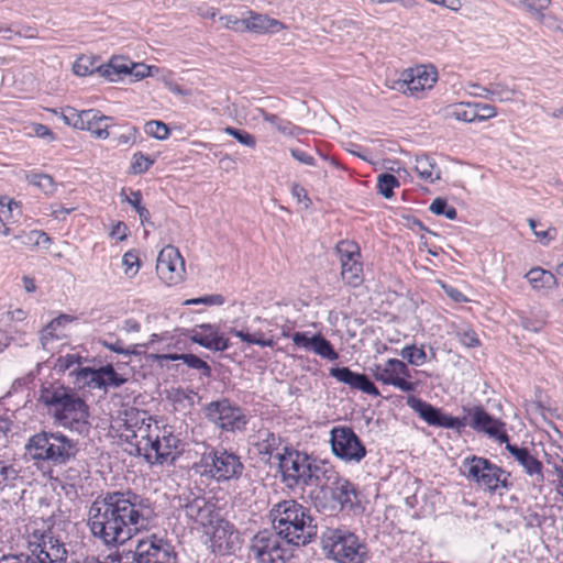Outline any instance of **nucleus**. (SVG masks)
<instances>
[{
	"label": "nucleus",
	"mask_w": 563,
	"mask_h": 563,
	"mask_svg": "<svg viewBox=\"0 0 563 563\" xmlns=\"http://www.w3.org/2000/svg\"><path fill=\"white\" fill-rule=\"evenodd\" d=\"M476 121H485L497 115V109L488 103L475 102Z\"/></svg>",
	"instance_id": "e2e57ef3"
},
{
	"label": "nucleus",
	"mask_w": 563,
	"mask_h": 563,
	"mask_svg": "<svg viewBox=\"0 0 563 563\" xmlns=\"http://www.w3.org/2000/svg\"><path fill=\"white\" fill-rule=\"evenodd\" d=\"M89 115L87 110L78 111L71 107H66L60 112V118L65 124L79 130L84 129V122H87Z\"/></svg>",
	"instance_id": "a19ab883"
},
{
	"label": "nucleus",
	"mask_w": 563,
	"mask_h": 563,
	"mask_svg": "<svg viewBox=\"0 0 563 563\" xmlns=\"http://www.w3.org/2000/svg\"><path fill=\"white\" fill-rule=\"evenodd\" d=\"M282 536L274 531H260L251 543V552L261 563H285L289 551L282 544Z\"/></svg>",
	"instance_id": "2eb2a0df"
},
{
	"label": "nucleus",
	"mask_w": 563,
	"mask_h": 563,
	"mask_svg": "<svg viewBox=\"0 0 563 563\" xmlns=\"http://www.w3.org/2000/svg\"><path fill=\"white\" fill-rule=\"evenodd\" d=\"M192 342L211 351H225L230 347V341L219 329L210 323L198 324L191 330Z\"/></svg>",
	"instance_id": "5701e85b"
},
{
	"label": "nucleus",
	"mask_w": 563,
	"mask_h": 563,
	"mask_svg": "<svg viewBox=\"0 0 563 563\" xmlns=\"http://www.w3.org/2000/svg\"><path fill=\"white\" fill-rule=\"evenodd\" d=\"M528 224L533 231L536 238L544 245H548L550 242L554 241L556 238V229L549 228L547 230H537V221L533 219H528Z\"/></svg>",
	"instance_id": "13d9d810"
},
{
	"label": "nucleus",
	"mask_w": 563,
	"mask_h": 563,
	"mask_svg": "<svg viewBox=\"0 0 563 563\" xmlns=\"http://www.w3.org/2000/svg\"><path fill=\"white\" fill-rule=\"evenodd\" d=\"M415 172L426 181L434 183L441 177V170L433 158L427 155L416 157Z\"/></svg>",
	"instance_id": "473e14b6"
},
{
	"label": "nucleus",
	"mask_w": 563,
	"mask_h": 563,
	"mask_svg": "<svg viewBox=\"0 0 563 563\" xmlns=\"http://www.w3.org/2000/svg\"><path fill=\"white\" fill-rule=\"evenodd\" d=\"M122 266L124 268V274L129 278H133L137 274L141 266L137 253L135 251H128L124 253L122 257Z\"/></svg>",
	"instance_id": "3c124183"
},
{
	"label": "nucleus",
	"mask_w": 563,
	"mask_h": 563,
	"mask_svg": "<svg viewBox=\"0 0 563 563\" xmlns=\"http://www.w3.org/2000/svg\"><path fill=\"white\" fill-rule=\"evenodd\" d=\"M137 129L128 125L120 133H112L111 141L115 147H131L136 142Z\"/></svg>",
	"instance_id": "37998d69"
},
{
	"label": "nucleus",
	"mask_w": 563,
	"mask_h": 563,
	"mask_svg": "<svg viewBox=\"0 0 563 563\" xmlns=\"http://www.w3.org/2000/svg\"><path fill=\"white\" fill-rule=\"evenodd\" d=\"M40 401L46 407L56 424L78 433L89 430L88 406L71 389L59 384L43 386L40 391Z\"/></svg>",
	"instance_id": "7ed1b4c3"
},
{
	"label": "nucleus",
	"mask_w": 563,
	"mask_h": 563,
	"mask_svg": "<svg viewBox=\"0 0 563 563\" xmlns=\"http://www.w3.org/2000/svg\"><path fill=\"white\" fill-rule=\"evenodd\" d=\"M185 261L178 249L165 246L158 254L156 273L159 279L168 286L179 284L185 276Z\"/></svg>",
	"instance_id": "a211bd4d"
},
{
	"label": "nucleus",
	"mask_w": 563,
	"mask_h": 563,
	"mask_svg": "<svg viewBox=\"0 0 563 563\" xmlns=\"http://www.w3.org/2000/svg\"><path fill=\"white\" fill-rule=\"evenodd\" d=\"M399 185V180L391 174H379L377 177V190L386 199L394 196L393 190Z\"/></svg>",
	"instance_id": "49530a36"
},
{
	"label": "nucleus",
	"mask_w": 563,
	"mask_h": 563,
	"mask_svg": "<svg viewBox=\"0 0 563 563\" xmlns=\"http://www.w3.org/2000/svg\"><path fill=\"white\" fill-rule=\"evenodd\" d=\"M483 92L477 96L483 98H490L499 102H509L514 100L516 89L506 82H493L488 87L482 89Z\"/></svg>",
	"instance_id": "f704fd0d"
},
{
	"label": "nucleus",
	"mask_w": 563,
	"mask_h": 563,
	"mask_svg": "<svg viewBox=\"0 0 563 563\" xmlns=\"http://www.w3.org/2000/svg\"><path fill=\"white\" fill-rule=\"evenodd\" d=\"M26 448L34 460L53 464H64L78 452L77 442L60 432L36 433L29 440Z\"/></svg>",
	"instance_id": "39448f33"
},
{
	"label": "nucleus",
	"mask_w": 563,
	"mask_h": 563,
	"mask_svg": "<svg viewBox=\"0 0 563 563\" xmlns=\"http://www.w3.org/2000/svg\"><path fill=\"white\" fill-rule=\"evenodd\" d=\"M224 132L227 134L233 136L239 143H241L247 147L254 148L256 145L255 137L251 133H249L244 130H239L233 126H227L224 129Z\"/></svg>",
	"instance_id": "6e6d98bb"
},
{
	"label": "nucleus",
	"mask_w": 563,
	"mask_h": 563,
	"mask_svg": "<svg viewBox=\"0 0 563 563\" xmlns=\"http://www.w3.org/2000/svg\"><path fill=\"white\" fill-rule=\"evenodd\" d=\"M475 110V102H460L448 106L445 108V115L456 121L471 123L476 121L477 113Z\"/></svg>",
	"instance_id": "c9c22d12"
},
{
	"label": "nucleus",
	"mask_w": 563,
	"mask_h": 563,
	"mask_svg": "<svg viewBox=\"0 0 563 563\" xmlns=\"http://www.w3.org/2000/svg\"><path fill=\"white\" fill-rule=\"evenodd\" d=\"M291 340L296 347L311 352L314 334L310 335L309 332H295L291 334Z\"/></svg>",
	"instance_id": "052dcab7"
},
{
	"label": "nucleus",
	"mask_w": 563,
	"mask_h": 563,
	"mask_svg": "<svg viewBox=\"0 0 563 563\" xmlns=\"http://www.w3.org/2000/svg\"><path fill=\"white\" fill-rule=\"evenodd\" d=\"M14 239L19 240L23 245L34 249V247H45L47 249L51 244V238L41 230H32L29 232H21L16 234Z\"/></svg>",
	"instance_id": "e433bc0d"
},
{
	"label": "nucleus",
	"mask_w": 563,
	"mask_h": 563,
	"mask_svg": "<svg viewBox=\"0 0 563 563\" xmlns=\"http://www.w3.org/2000/svg\"><path fill=\"white\" fill-rule=\"evenodd\" d=\"M322 549L338 563H363L365 548L358 538L345 529H329L322 534Z\"/></svg>",
	"instance_id": "423d86ee"
},
{
	"label": "nucleus",
	"mask_w": 563,
	"mask_h": 563,
	"mask_svg": "<svg viewBox=\"0 0 563 563\" xmlns=\"http://www.w3.org/2000/svg\"><path fill=\"white\" fill-rule=\"evenodd\" d=\"M176 506L184 510L185 516L201 527L213 526L219 518L213 503L205 497L196 496L191 492L184 493L175 498Z\"/></svg>",
	"instance_id": "f3484780"
},
{
	"label": "nucleus",
	"mask_w": 563,
	"mask_h": 563,
	"mask_svg": "<svg viewBox=\"0 0 563 563\" xmlns=\"http://www.w3.org/2000/svg\"><path fill=\"white\" fill-rule=\"evenodd\" d=\"M407 405L430 426L457 430L466 426V422L460 418L448 416L440 409L415 396L407 398Z\"/></svg>",
	"instance_id": "6ab92c4d"
},
{
	"label": "nucleus",
	"mask_w": 563,
	"mask_h": 563,
	"mask_svg": "<svg viewBox=\"0 0 563 563\" xmlns=\"http://www.w3.org/2000/svg\"><path fill=\"white\" fill-rule=\"evenodd\" d=\"M144 131L147 135L157 140H166L169 136V129L162 121H148L144 126Z\"/></svg>",
	"instance_id": "603ef678"
},
{
	"label": "nucleus",
	"mask_w": 563,
	"mask_h": 563,
	"mask_svg": "<svg viewBox=\"0 0 563 563\" xmlns=\"http://www.w3.org/2000/svg\"><path fill=\"white\" fill-rule=\"evenodd\" d=\"M269 516L274 530L288 544L306 545L317 536V525L310 510L294 499L275 504Z\"/></svg>",
	"instance_id": "20e7f679"
},
{
	"label": "nucleus",
	"mask_w": 563,
	"mask_h": 563,
	"mask_svg": "<svg viewBox=\"0 0 563 563\" xmlns=\"http://www.w3.org/2000/svg\"><path fill=\"white\" fill-rule=\"evenodd\" d=\"M211 527L213 530L210 542L213 552L224 555L239 548V533L232 523L218 518Z\"/></svg>",
	"instance_id": "4be33fe9"
},
{
	"label": "nucleus",
	"mask_w": 563,
	"mask_h": 563,
	"mask_svg": "<svg viewBox=\"0 0 563 563\" xmlns=\"http://www.w3.org/2000/svg\"><path fill=\"white\" fill-rule=\"evenodd\" d=\"M18 481H21L19 470L10 461L0 457V490L14 487Z\"/></svg>",
	"instance_id": "4c0bfd02"
},
{
	"label": "nucleus",
	"mask_w": 563,
	"mask_h": 563,
	"mask_svg": "<svg viewBox=\"0 0 563 563\" xmlns=\"http://www.w3.org/2000/svg\"><path fill=\"white\" fill-rule=\"evenodd\" d=\"M125 428L129 442L136 453L151 464H170L179 454L180 440L169 428H159L146 411L131 408L125 411Z\"/></svg>",
	"instance_id": "f03ea898"
},
{
	"label": "nucleus",
	"mask_w": 563,
	"mask_h": 563,
	"mask_svg": "<svg viewBox=\"0 0 563 563\" xmlns=\"http://www.w3.org/2000/svg\"><path fill=\"white\" fill-rule=\"evenodd\" d=\"M87 113L91 114L87 118V122H84V129L89 131L93 136L100 140H106L110 136L108 131L112 118L103 115L100 111L95 109L87 110Z\"/></svg>",
	"instance_id": "c756f323"
},
{
	"label": "nucleus",
	"mask_w": 563,
	"mask_h": 563,
	"mask_svg": "<svg viewBox=\"0 0 563 563\" xmlns=\"http://www.w3.org/2000/svg\"><path fill=\"white\" fill-rule=\"evenodd\" d=\"M462 473L478 486L489 492L507 487V474L503 468L481 456L466 457L462 463Z\"/></svg>",
	"instance_id": "0eeeda50"
},
{
	"label": "nucleus",
	"mask_w": 563,
	"mask_h": 563,
	"mask_svg": "<svg viewBox=\"0 0 563 563\" xmlns=\"http://www.w3.org/2000/svg\"><path fill=\"white\" fill-rule=\"evenodd\" d=\"M310 456L295 450L285 449L284 453H278V465L286 481L292 484H306V476Z\"/></svg>",
	"instance_id": "aec40b11"
},
{
	"label": "nucleus",
	"mask_w": 563,
	"mask_h": 563,
	"mask_svg": "<svg viewBox=\"0 0 563 563\" xmlns=\"http://www.w3.org/2000/svg\"><path fill=\"white\" fill-rule=\"evenodd\" d=\"M80 356L76 353H68L66 355L59 356L56 363V367L59 371H70L80 369Z\"/></svg>",
	"instance_id": "5fc2aeb1"
},
{
	"label": "nucleus",
	"mask_w": 563,
	"mask_h": 563,
	"mask_svg": "<svg viewBox=\"0 0 563 563\" xmlns=\"http://www.w3.org/2000/svg\"><path fill=\"white\" fill-rule=\"evenodd\" d=\"M130 62L122 56H115L108 64L98 66L97 71L109 81H118L123 75L129 74Z\"/></svg>",
	"instance_id": "7c9ffc66"
},
{
	"label": "nucleus",
	"mask_w": 563,
	"mask_h": 563,
	"mask_svg": "<svg viewBox=\"0 0 563 563\" xmlns=\"http://www.w3.org/2000/svg\"><path fill=\"white\" fill-rule=\"evenodd\" d=\"M374 378L384 385H390L401 391L410 393L416 388V384L410 382V369L407 364L398 358H388L383 364H374L371 367Z\"/></svg>",
	"instance_id": "dca6fc26"
},
{
	"label": "nucleus",
	"mask_w": 563,
	"mask_h": 563,
	"mask_svg": "<svg viewBox=\"0 0 563 563\" xmlns=\"http://www.w3.org/2000/svg\"><path fill=\"white\" fill-rule=\"evenodd\" d=\"M122 201L128 202L131 205L134 210L136 211L139 208L142 207V194L139 190H130L129 194L125 189L121 190L120 194Z\"/></svg>",
	"instance_id": "338daca9"
},
{
	"label": "nucleus",
	"mask_w": 563,
	"mask_h": 563,
	"mask_svg": "<svg viewBox=\"0 0 563 563\" xmlns=\"http://www.w3.org/2000/svg\"><path fill=\"white\" fill-rule=\"evenodd\" d=\"M430 211L437 216H444L449 220H454L457 216L456 209L448 203L443 198H435L430 207Z\"/></svg>",
	"instance_id": "8fccbe9b"
},
{
	"label": "nucleus",
	"mask_w": 563,
	"mask_h": 563,
	"mask_svg": "<svg viewBox=\"0 0 563 563\" xmlns=\"http://www.w3.org/2000/svg\"><path fill=\"white\" fill-rule=\"evenodd\" d=\"M148 509L131 492L108 493L90 506L88 526L91 533L106 544H118L147 525Z\"/></svg>",
	"instance_id": "f257e3e1"
},
{
	"label": "nucleus",
	"mask_w": 563,
	"mask_h": 563,
	"mask_svg": "<svg viewBox=\"0 0 563 563\" xmlns=\"http://www.w3.org/2000/svg\"><path fill=\"white\" fill-rule=\"evenodd\" d=\"M252 444L258 454L268 457L275 455L278 460L282 439L271 430L265 428L258 429L255 434L252 435Z\"/></svg>",
	"instance_id": "cd10ccee"
},
{
	"label": "nucleus",
	"mask_w": 563,
	"mask_h": 563,
	"mask_svg": "<svg viewBox=\"0 0 563 563\" xmlns=\"http://www.w3.org/2000/svg\"><path fill=\"white\" fill-rule=\"evenodd\" d=\"M69 321H70L69 316L62 314V316L55 318L54 320H52L46 325V328L42 330L41 343H42L43 349H45L47 351H51L54 349V344H53L54 341L60 340L62 338L65 336V334L62 331H59V328Z\"/></svg>",
	"instance_id": "2f4dec72"
},
{
	"label": "nucleus",
	"mask_w": 563,
	"mask_h": 563,
	"mask_svg": "<svg viewBox=\"0 0 563 563\" xmlns=\"http://www.w3.org/2000/svg\"><path fill=\"white\" fill-rule=\"evenodd\" d=\"M456 336L460 343L466 347H476L481 344L476 332L472 329H463L457 331Z\"/></svg>",
	"instance_id": "680f3d73"
},
{
	"label": "nucleus",
	"mask_w": 563,
	"mask_h": 563,
	"mask_svg": "<svg viewBox=\"0 0 563 563\" xmlns=\"http://www.w3.org/2000/svg\"><path fill=\"white\" fill-rule=\"evenodd\" d=\"M336 476L335 471L329 463L310 457L305 485H317L319 489H322Z\"/></svg>",
	"instance_id": "bb28decb"
},
{
	"label": "nucleus",
	"mask_w": 563,
	"mask_h": 563,
	"mask_svg": "<svg viewBox=\"0 0 563 563\" xmlns=\"http://www.w3.org/2000/svg\"><path fill=\"white\" fill-rule=\"evenodd\" d=\"M468 426L478 432H484L490 438H495L500 443H507L509 437L506 433L504 422L494 418L486 412L482 407L476 406L467 411Z\"/></svg>",
	"instance_id": "412c9836"
},
{
	"label": "nucleus",
	"mask_w": 563,
	"mask_h": 563,
	"mask_svg": "<svg viewBox=\"0 0 563 563\" xmlns=\"http://www.w3.org/2000/svg\"><path fill=\"white\" fill-rule=\"evenodd\" d=\"M438 80L437 69L431 65H419L405 69L393 82L391 89L420 98L426 90L432 89Z\"/></svg>",
	"instance_id": "9d476101"
},
{
	"label": "nucleus",
	"mask_w": 563,
	"mask_h": 563,
	"mask_svg": "<svg viewBox=\"0 0 563 563\" xmlns=\"http://www.w3.org/2000/svg\"><path fill=\"white\" fill-rule=\"evenodd\" d=\"M30 556L36 563H63L67 558L65 544L51 530H33L29 537Z\"/></svg>",
	"instance_id": "9b49d317"
},
{
	"label": "nucleus",
	"mask_w": 563,
	"mask_h": 563,
	"mask_svg": "<svg viewBox=\"0 0 563 563\" xmlns=\"http://www.w3.org/2000/svg\"><path fill=\"white\" fill-rule=\"evenodd\" d=\"M336 252L340 255L341 265L361 257L360 247L352 241H341L336 245Z\"/></svg>",
	"instance_id": "a18cd8bd"
},
{
	"label": "nucleus",
	"mask_w": 563,
	"mask_h": 563,
	"mask_svg": "<svg viewBox=\"0 0 563 563\" xmlns=\"http://www.w3.org/2000/svg\"><path fill=\"white\" fill-rule=\"evenodd\" d=\"M247 14L249 15L245 18V31L256 34H266L277 33L287 29L283 22L269 18L266 14H261L252 10H249Z\"/></svg>",
	"instance_id": "a878e982"
},
{
	"label": "nucleus",
	"mask_w": 563,
	"mask_h": 563,
	"mask_svg": "<svg viewBox=\"0 0 563 563\" xmlns=\"http://www.w3.org/2000/svg\"><path fill=\"white\" fill-rule=\"evenodd\" d=\"M230 333L247 344H255L262 347H273L276 344V340L271 333H264L262 331L250 332L249 330L232 328Z\"/></svg>",
	"instance_id": "72a5a7b5"
},
{
	"label": "nucleus",
	"mask_w": 563,
	"mask_h": 563,
	"mask_svg": "<svg viewBox=\"0 0 563 563\" xmlns=\"http://www.w3.org/2000/svg\"><path fill=\"white\" fill-rule=\"evenodd\" d=\"M134 560L136 563H177V555L169 541L151 534L137 540Z\"/></svg>",
	"instance_id": "4468645a"
},
{
	"label": "nucleus",
	"mask_w": 563,
	"mask_h": 563,
	"mask_svg": "<svg viewBox=\"0 0 563 563\" xmlns=\"http://www.w3.org/2000/svg\"><path fill=\"white\" fill-rule=\"evenodd\" d=\"M154 161L142 152H137L132 157L131 170L133 174H143L153 165Z\"/></svg>",
	"instance_id": "4d7b16f0"
},
{
	"label": "nucleus",
	"mask_w": 563,
	"mask_h": 563,
	"mask_svg": "<svg viewBox=\"0 0 563 563\" xmlns=\"http://www.w3.org/2000/svg\"><path fill=\"white\" fill-rule=\"evenodd\" d=\"M400 356L411 365L421 366L427 362V353L423 346L406 345L400 351Z\"/></svg>",
	"instance_id": "c03bdc74"
},
{
	"label": "nucleus",
	"mask_w": 563,
	"mask_h": 563,
	"mask_svg": "<svg viewBox=\"0 0 563 563\" xmlns=\"http://www.w3.org/2000/svg\"><path fill=\"white\" fill-rule=\"evenodd\" d=\"M203 412L206 418L223 431H240L247 423L243 410L229 399H221L208 404Z\"/></svg>",
	"instance_id": "ddd939ff"
},
{
	"label": "nucleus",
	"mask_w": 563,
	"mask_h": 563,
	"mask_svg": "<svg viewBox=\"0 0 563 563\" xmlns=\"http://www.w3.org/2000/svg\"><path fill=\"white\" fill-rule=\"evenodd\" d=\"M341 267V275L346 284L356 287L362 283L363 266L362 263L360 262V258L352 262L343 263Z\"/></svg>",
	"instance_id": "58836bf2"
},
{
	"label": "nucleus",
	"mask_w": 563,
	"mask_h": 563,
	"mask_svg": "<svg viewBox=\"0 0 563 563\" xmlns=\"http://www.w3.org/2000/svg\"><path fill=\"white\" fill-rule=\"evenodd\" d=\"M311 352L329 361H335L339 357L332 344L321 334H314Z\"/></svg>",
	"instance_id": "79ce46f5"
},
{
	"label": "nucleus",
	"mask_w": 563,
	"mask_h": 563,
	"mask_svg": "<svg viewBox=\"0 0 563 563\" xmlns=\"http://www.w3.org/2000/svg\"><path fill=\"white\" fill-rule=\"evenodd\" d=\"M525 278L536 292L542 295L555 288L559 284L558 278L552 272L538 266L528 271L525 274Z\"/></svg>",
	"instance_id": "c85d7f7f"
},
{
	"label": "nucleus",
	"mask_w": 563,
	"mask_h": 563,
	"mask_svg": "<svg viewBox=\"0 0 563 563\" xmlns=\"http://www.w3.org/2000/svg\"><path fill=\"white\" fill-rule=\"evenodd\" d=\"M71 374H76L77 380L82 382V384L88 385L92 388H102L103 384V373L102 367L93 369L90 367H82L80 369H75Z\"/></svg>",
	"instance_id": "ea45409f"
},
{
	"label": "nucleus",
	"mask_w": 563,
	"mask_h": 563,
	"mask_svg": "<svg viewBox=\"0 0 563 563\" xmlns=\"http://www.w3.org/2000/svg\"><path fill=\"white\" fill-rule=\"evenodd\" d=\"M330 443L333 454L346 463H360L366 455L363 442L350 427H333Z\"/></svg>",
	"instance_id": "f8f14e48"
},
{
	"label": "nucleus",
	"mask_w": 563,
	"mask_h": 563,
	"mask_svg": "<svg viewBox=\"0 0 563 563\" xmlns=\"http://www.w3.org/2000/svg\"><path fill=\"white\" fill-rule=\"evenodd\" d=\"M29 184L37 187L45 195H52L55 191V183L49 175L46 174H32L27 177Z\"/></svg>",
	"instance_id": "de8ad7c7"
},
{
	"label": "nucleus",
	"mask_w": 563,
	"mask_h": 563,
	"mask_svg": "<svg viewBox=\"0 0 563 563\" xmlns=\"http://www.w3.org/2000/svg\"><path fill=\"white\" fill-rule=\"evenodd\" d=\"M97 67L92 56L82 55L74 63L73 71L77 76L85 77L91 75L95 70L97 71Z\"/></svg>",
	"instance_id": "09e8293b"
},
{
	"label": "nucleus",
	"mask_w": 563,
	"mask_h": 563,
	"mask_svg": "<svg viewBox=\"0 0 563 563\" xmlns=\"http://www.w3.org/2000/svg\"><path fill=\"white\" fill-rule=\"evenodd\" d=\"M314 505L321 509H352L358 504V494L349 479L336 476L314 494Z\"/></svg>",
	"instance_id": "6e6552de"
},
{
	"label": "nucleus",
	"mask_w": 563,
	"mask_h": 563,
	"mask_svg": "<svg viewBox=\"0 0 563 563\" xmlns=\"http://www.w3.org/2000/svg\"><path fill=\"white\" fill-rule=\"evenodd\" d=\"M181 361L190 368L202 371L206 377L211 375V368L207 362L194 354H185Z\"/></svg>",
	"instance_id": "bf43d9fd"
},
{
	"label": "nucleus",
	"mask_w": 563,
	"mask_h": 563,
	"mask_svg": "<svg viewBox=\"0 0 563 563\" xmlns=\"http://www.w3.org/2000/svg\"><path fill=\"white\" fill-rule=\"evenodd\" d=\"M203 474L218 483L239 478L244 465L238 454L227 450H212L201 459Z\"/></svg>",
	"instance_id": "1a4fd4ad"
},
{
	"label": "nucleus",
	"mask_w": 563,
	"mask_h": 563,
	"mask_svg": "<svg viewBox=\"0 0 563 563\" xmlns=\"http://www.w3.org/2000/svg\"><path fill=\"white\" fill-rule=\"evenodd\" d=\"M224 27L235 32H245V18L239 19L234 15L220 16Z\"/></svg>",
	"instance_id": "0e129e2a"
},
{
	"label": "nucleus",
	"mask_w": 563,
	"mask_h": 563,
	"mask_svg": "<svg viewBox=\"0 0 563 563\" xmlns=\"http://www.w3.org/2000/svg\"><path fill=\"white\" fill-rule=\"evenodd\" d=\"M151 74V66L143 64V63H133L130 62L129 66V74L130 76L134 77L135 80H141L147 75Z\"/></svg>",
	"instance_id": "69168bd1"
},
{
	"label": "nucleus",
	"mask_w": 563,
	"mask_h": 563,
	"mask_svg": "<svg viewBox=\"0 0 563 563\" xmlns=\"http://www.w3.org/2000/svg\"><path fill=\"white\" fill-rule=\"evenodd\" d=\"M102 373H103V384H102V388H107V387H120L122 386L126 379L123 378L122 376H120L113 368L112 365H106V366H102Z\"/></svg>",
	"instance_id": "864d4df0"
},
{
	"label": "nucleus",
	"mask_w": 563,
	"mask_h": 563,
	"mask_svg": "<svg viewBox=\"0 0 563 563\" xmlns=\"http://www.w3.org/2000/svg\"><path fill=\"white\" fill-rule=\"evenodd\" d=\"M330 376L350 386L352 389L361 390L374 397L380 395L378 388L365 374L355 373L349 367H332L330 368Z\"/></svg>",
	"instance_id": "b1692460"
},
{
	"label": "nucleus",
	"mask_w": 563,
	"mask_h": 563,
	"mask_svg": "<svg viewBox=\"0 0 563 563\" xmlns=\"http://www.w3.org/2000/svg\"><path fill=\"white\" fill-rule=\"evenodd\" d=\"M506 450L515 457V460L523 467L529 476L536 477V483L541 485L544 481L542 473V463L530 454L526 448H518L515 444L506 443Z\"/></svg>",
	"instance_id": "393cba45"
},
{
	"label": "nucleus",
	"mask_w": 563,
	"mask_h": 563,
	"mask_svg": "<svg viewBox=\"0 0 563 563\" xmlns=\"http://www.w3.org/2000/svg\"><path fill=\"white\" fill-rule=\"evenodd\" d=\"M291 195L297 199L299 203H303L305 208L311 205V200L308 197L307 190L299 184H294L291 187Z\"/></svg>",
	"instance_id": "774afa93"
}]
</instances>
